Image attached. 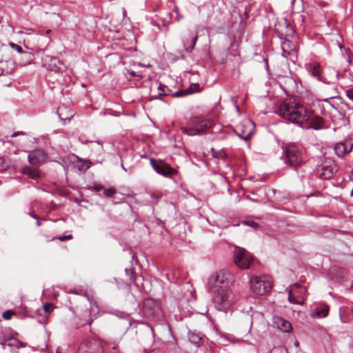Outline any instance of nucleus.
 <instances>
[{
    "mask_svg": "<svg viewBox=\"0 0 353 353\" xmlns=\"http://www.w3.org/2000/svg\"><path fill=\"white\" fill-rule=\"evenodd\" d=\"M189 340L191 343L196 345H199L201 340V337L199 334L194 332L189 333Z\"/></svg>",
    "mask_w": 353,
    "mask_h": 353,
    "instance_id": "cd10ccee",
    "label": "nucleus"
},
{
    "mask_svg": "<svg viewBox=\"0 0 353 353\" xmlns=\"http://www.w3.org/2000/svg\"><path fill=\"white\" fill-rule=\"evenodd\" d=\"M21 172L28 176V178L36 181L38 182L39 179L41 178V174L37 168H32L29 166H25L21 168Z\"/></svg>",
    "mask_w": 353,
    "mask_h": 353,
    "instance_id": "b1692460",
    "label": "nucleus"
},
{
    "mask_svg": "<svg viewBox=\"0 0 353 353\" xmlns=\"http://www.w3.org/2000/svg\"><path fill=\"white\" fill-rule=\"evenodd\" d=\"M42 64L48 70L51 71L59 72L60 70V61L57 57H55L45 55L42 58Z\"/></svg>",
    "mask_w": 353,
    "mask_h": 353,
    "instance_id": "6ab92c4d",
    "label": "nucleus"
},
{
    "mask_svg": "<svg viewBox=\"0 0 353 353\" xmlns=\"http://www.w3.org/2000/svg\"><path fill=\"white\" fill-rule=\"evenodd\" d=\"M342 47H343V46H342L341 43H339V48H341Z\"/></svg>",
    "mask_w": 353,
    "mask_h": 353,
    "instance_id": "6e6d98bb",
    "label": "nucleus"
},
{
    "mask_svg": "<svg viewBox=\"0 0 353 353\" xmlns=\"http://www.w3.org/2000/svg\"><path fill=\"white\" fill-rule=\"evenodd\" d=\"M77 353H104L103 346L99 339L86 338L80 343Z\"/></svg>",
    "mask_w": 353,
    "mask_h": 353,
    "instance_id": "1a4fd4ad",
    "label": "nucleus"
},
{
    "mask_svg": "<svg viewBox=\"0 0 353 353\" xmlns=\"http://www.w3.org/2000/svg\"><path fill=\"white\" fill-rule=\"evenodd\" d=\"M125 274L130 283H134L136 286L139 285L138 279L140 277L139 272H137L134 266H128L125 269Z\"/></svg>",
    "mask_w": 353,
    "mask_h": 353,
    "instance_id": "5701e85b",
    "label": "nucleus"
},
{
    "mask_svg": "<svg viewBox=\"0 0 353 353\" xmlns=\"http://www.w3.org/2000/svg\"><path fill=\"white\" fill-rule=\"evenodd\" d=\"M299 17L301 18V23L304 22L305 17L303 14H299Z\"/></svg>",
    "mask_w": 353,
    "mask_h": 353,
    "instance_id": "de8ad7c7",
    "label": "nucleus"
},
{
    "mask_svg": "<svg viewBox=\"0 0 353 353\" xmlns=\"http://www.w3.org/2000/svg\"><path fill=\"white\" fill-rule=\"evenodd\" d=\"M31 216L33 217L34 219H37V222H36V225L39 227L41 225V221H39V216L37 215H36L35 214H30Z\"/></svg>",
    "mask_w": 353,
    "mask_h": 353,
    "instance_id": "c03bdc74",
    "label": "nucleus"
},
{
    "mask_svg": "<svg viewBox=\"0 0 353 353\" xmlns=\"http://www.w3.org/2000/svg\"><path fill=\"white\" fill-rule=\"evenodd\" d=\"M288 301L293 304H300L299 301H298L296 297L292 294L291 290L288 291Z\"/></svg>",
    "mask_w": 353,
    "mask_h": 353,
    "instance_id": "c9c22d12",
    "label": "nucleus"
},
{
    "mask_svg": "<svg viewBox=\"0 0 353 353\" xmlns=\"http://www.w3.org/2000/svg\"><path fill=\"white\" fill-rule=\"evenodd\" d=\"M121 168H122L125 171H126V169L124 168V166H123V164H121Z\"/></svg>",
    "mask_w": 353,
    "mask_h": 353,
    "instance_id": "864d4df0",
    "label": "nucleus"
},
{
    "mask_svg": "<svg viewBox=\"0 0 353 353\" xmlns=\"http://www.w3.org/2000/svg\"><path fill=\"white\" fill-rule=\"evenodd\" d=\"M329 313V306L324 305L321 308H316V310L312 314L313 317L323 318L326 317Z\"/></svg>",
    "mask_w": 353,
    "mask_h": 353,
    "instance_id": "a878e982",
    "label": "nucleus"
},
{
    "mask_svg": "<svg viewBox=\"0 0 353 353\" xmlns=\"http://www.w3.org/2000/svg\"><path fill=\"white\" fill-rule=\"evenodd\" d=\"M241 270H247L249 269L250 266L246 265V266H239Z\"/></svg>",
    "mask_w": 353,
    "mask_h": 353,
    "instance_id": "09e8293b",
    "label": "nucleus"
},
{
    "mask_svg": "<svg viewBox=\"0 0 353 353\" xmlns=\"http://www.w3.org/2000/svg\"><path fill=\"white\" fill-rule=\"evenodd\" d=\"M225 152H221L219 156H218V155H214V157H225Z\"/></svg>",
    "mask_w": 353,
    "mask_h": 353,
    "instance_id": "49530a36",
    "label": "nucleus"
},
{
    "mask_svg": "<svg viewBox=\"0 0 353 353\" xmlns=\"http://www.w3.org/2000/svg\"><path fill=\"white\" fill-rule=\"evenodd\" d=\"M17 344L16 345V347L19 348V347H26V344L22 341H21L19 339H17Z\"/></svg>",
    "mask_w": 353,
    "mask_h": 353,
    "instance_id": "37998d69",
    "label": "nucleus"
},
{
    "mask_svg": "<svg viewBox=\"0 0 353 353\" xmlns=\"http://www.w3.org/2000/svg\"><path fill=\"white\" fill-rule=\"evenodd\" d=\"M275 32L280 39H284V41H282L281 46L283 50L282 55L287 58L288 56L291 54V52L288 49L290 42L287 39V37L292 36L294 33V30L290 26L288 21L285 19H283L282 21L275 24Z\"/></svg>",
    "mask_w": 353,
    "mask_h": 353,
    "instance_id": "39448f33",
    "label": "nucleus"
},
{
    "mask_svg": "<svg viewBox=\"0 0 353 353\" xmlns=\"http://www.w3.org/2000/svg\"><path fill=\"white\" fill-rule=\"evenodd\" d=\"M295 2H296V0H291V4H292L291 13H292V14H299L301 12H302L303 10L301 1H299L301 4L300 9H296L295 8V6H294Z\"/></svg>",
    "mask_w": 353,
    "mask_h": 353,
    "instance_id": "473e14b6",
    "label": "nucleus"
},
{
    "mask_svg": "<svg viewBox=\"0 0 353 353\" xmlns=\"http://www.w3.org/2000/svg\"><path fill=\"white\" fill-rule=\"evenodd\" d=\"M234 261L236 265H252L255 263L256 258L245 248L236 246L234 251Z\"/></svg>",
    "mask_w": 353,
    "mask_h": 353,
    "instance_id": "f8f14e48",
    "label": "nucleus"
},
{
    "mask_svg": "<svg viewBox=\"0 0 353 353\" xmlns=\"http://www.w3.org/2000/svg\"><path fill=\"white\" fill-rule=\"evenodd\" d=\"M198 38L199 36L197 33L194 35H190L188 37H185L183 41L184 50L188 53H191L194 49Z\"/></svg>",
    "mask_w": 353,
    "mask_h": 353,
    "instance_id": "4be33fe9",
    "label": "nucleus"
},
{
    "mask_svg": "<svg viewBox=\"0 0 353 353\" xmlns=\"http://www.w3.org/2000/svg\"><path fill=\"white\" fill-rule=\"evenodd\" d=\"M243 223L244 225H248L254 229H257L258 228H259V223L254 221H244Z\"/></svg>",
    "mask_w": 353,
    "mask_h": 353,
    "instance_id": "f704fd0d",
    "label": "nucleus"
},
{
    "mask_svg": "<svg viewBox=\"0 0 353 353\" xmlns=\"http://www.w3.org/2000/svg\"><path fill=\"white\" fill-rule=\"evenodd\" d=\"M162 196H163V194L161 193H158V194L152 193V194H150V197L152 199L156 200L157 201L160 200L162 198Z\"/></svg>",
    "mask_w": 353,
    "mask_h": 353,
    "instance_id": "a19ab883",
    "label": "nucleus"
},
{
    "mask_svg": "<svg viewBox=\"0 0 353 353\" xmlns=\"http://www.w3.org/2000/svg\"><path fill=\"white\" fill-rule=\"evenodd\" d=\"M130 74H131V76H134V75H135V73H134V72H130Z\"/></svg>",
    "mask_w": 353,
    "mask_h": 353,
    "instance_id": "603ef678",
    "label": "nucleus"
},
{
    "mask_svg": "<svg viewBox=\"0 0 353 353\" xmlns=\"http://www.w3.org/2000/svg\"><path fill=\"white\" fill-rule=\"evenodd\" d=\"M117 193L115 188L111 187L107 189H103V194L107 198H112Z\"/></svg>",
    "mask_w": 353,
    "mask_h": 353,
    "instance_id": "c85d7f7f",
    "label": "nucleus"
},
{
    "mask_svg": "<svg viewBox=\"0 0 353 353\" xmlns=\"http://www.w3.org/2000/svg\"><path fill=\"white\" fill-rule=\"evenodd\" d=\"M158 90H159L158 95L152 96V97L153 99H158L160 96H171L175 98L183 97L188 94H192L202 91V88L198 83H192L188 88L178 90L174 92H173L168 86L159 83Z\"/></svg>",
    "mask_w": 353,
    "mask_h": 353,
    "instance_id": "0eeeda50",
    "label": "nucleus"
},
{
    "mask_svg": "<svg viewBox=\"0 0 353 353\" xmlns=\"http://www.w3.org/2000/svg\"><path fill=\"white\" fill-rule=\"evenodd\" d=\"M172 59H173L174 61L177 60V59H176V58H175V57H173V58H172Z\"/></svg>",
    "mask_w": 353,
    "mask_h": 353,
    "instance_id": "13d9d810",
    "label": "nucleus"
},
{
    "mask_svg": "<svg viewBox=\"0 0 353 353\" xmlns=\"http://www.w3.org/2000/svg\"><path fill=\"white\" fill-rule=\"evenodd\" d=\"M43 309L46 314H49L53 309V306L50 303H46L43 305Z\"/></svg>",
    "mask_w": 353,
    "mask_h": 353,
    "instance_id": "58836bf2",
    "label": "nucleus"
},
{
    "mask_svg": "<svg viewBox=\"0 0 353 353\" xmlns=\"http://www.w3.org/2000/svg\"><path fill=\"white\" fill-rule=\"evenodd\" d=\"M236 110H238V111L240 110L239 107L238 105L236 106Z\"/></svg>",
    "mask_w": 353,
    "mask_h": 353,
    "instance_id": "5fc2aeb1",
    "label": "nucleus"
},
{
    "mask_svg": "<svg viewBox=\"0 0 353 353\" xmlns=\"http://www.w3.org/2000/svg\"><path fill=\"white\" fill-rule=\"evenodd\" d=\"M327 274L331 280L341 282L345 278L346 270L342 266H331Z\"/></svg>",
    "mask_w": 353,
    "mask_h": 353,
    "instance_id": "a211bd4d",
    "label": "nucleus"
},
{
    "mask_svg": "<svg viewBox=\"0 0 353 353\" xmlns=\"http://www.w3.org/2000/svg\"><path fill=\"white\" fill-rule=\"evenodd\" d=\"M347 97L352 101H353V88L346 90Z\"/></svg>",
    "mask_w": 353,
    "mask_h": 353,
    "instance_id": "79ce46f5",
    "label": "nucleus"
},
{
    "mask_svg": "<svg viewBox=\"0 0 353 353\" xmlns=\"http://www.w3.org/2000/svg\"><path fill=\"white\" fill-rule=\"evenodd\" d=\"M305 68L313 78L324 83H328L327 79L323 76V69L320 63L311 61L305 64Z\"/></svg>",
    "mask_w": 353,
    "mask_h": 353,
    "instance_id": "ddd939ff",
    "label": "nucleus"
},
{
    "mask_svg": "<svg viewBox=\"0 0 353 353\" xmlns=\"http://www.w3.org/2000/svg\"><path fill=\"white\" fill-rule=\"evenodd\" d=\"M19 134H24L23 132H20V131H17V132H14L12 133V137H16L17 136H18Z\"/></svg>",
    "mask_w": 353,
    "mask_h": 353,
    "instance_id": "a18cd8bd",
    "label": "nucleus"
},
{
    "mask_svg": "<svg viewBox=\"0 0 353 353\" xmlns=\"http://www.w3.org/2000/svg\"><path fill=\"white\" fill-rule=\"evenodd\" d=\"M88 324H91L92 323V319H90L88 321Z\"/></svg>",
    "mask_w": 353,
    "mask_h": 353,
    "instance_id": "8fccbe9b",
    "label": "nucleus"
},
{
    "mask_svg": "<svg viewBox=\"0 0 353 353\" xmlns=\"http://www.w3.org/2000/svg\"><path fill=\"white\" fill-rule=\"evenodd\" d=\"M213 125V121L203 117H194L189 120L185 126L181 128L183 134L196 136L205 134Z\"/></svg>",
    "mask_w": 353,
    "mask_h": 353,
    "instance_id": "7ed1b4c3",
    "label": "nucleus"
},
{
    "mask_svg": "<svg viewBox=\"0 0 353 353\" xmlns=\"http://www.w3.org/2000/svg\"><path fill=\"white\" fill-rule=\"evenodd\" d=\"M214 298L215 307L217 310L226 312L235 303V296L230 288L214 292Z\"/></svg>",
    "mask_w": 353,
    "mask_h": 353,
    "instance_id": "423d86ee",
    "label": "nucleus"
},
{
    "mask_svg": "<svg viewBox=\"0 0 353 353\" xmlns=\"http://www.w3.org/2000/svg\"><path fill=\"white\" fill-rule=\"evenodd\" d=\"M67 292L68 294H74L83 296L86 298L88 302L90 303V296L92 295V290L87 285H78L73 288L69 289Z\"/></svg>",
    "mask_w": 353,
    "mask_h": 353,
    "instance_id": "aec40b11",
    "label": "nucleus"
},
{
    "mask_svg": "<svg viewBox=\"0 0 353 353\" xmlns=\"http://www.w3.org/2000/svg\"><path fill=\"white\" fill-rule=\"evenodd\" d=\"M26 54H27V55H29V56H31V54H30V53H29V52H26Z\"/></svg>",
    "mask_w": 353,
    "mask_h": 353,
    "instance_id": "4d7b16f0",
    "label": "nucleus"
},
{
    "mask_svg": "<svg viewBox=\"0 0 353 353\" xmlns=\"http://www.w3.org/2000/svg\"><path fill=\"white\" fill-rule=\"evenodd\" d=\"M282 159L288 166L296 169L303 163V153L301 147L294 143L286 144L283 148Z\"/></svg>",
    "mask_w": 353,
    "mask_h": 353,
    "instance_id": "f03ea898",
    "label": "nucleus"
},
{
    "mask_svg": "<svg viewBox=\"0 0 353 353\" xmlns=\"http://www.w3.org/2000/svg\"><path fill=\"white\" fill-rule=\"evenodd\" d=\"M275 323L278 328L283 332H290L292 330V325L290 321L281 317H277L275 319Z\"/></svg>",
    "mask_w": 353,
    "mask_h": 353,
    "instance_id": "393cba45",
    "label": "nucleus"
},
{
    "mask_svg": "<svg viewBox=\"0 0 353 353\" xmlns=\"http://www.w3.org/2000/svg\"><path fill=\"white\" fill-rule=\"evenodd\" d=\"M73 238L72 234H68V235H63V236H59L57 237V239H59L61 241H64L65 240H70ZM56 237H54L53 239H55Z\"/></svg>",
    "mask_w": 353,
    "mask_h": 353,
    "instance_id": "4c0bfd02",
    "label": "nucleus"
},
{
    "mask_svg": "<svg viewBox=\"0 0 353 353\" xmlns=\"http://www.w3.org/2000/svg\"><path fill=\"white\" fill-rule=\"evenodd\" d=\"M236 134L242 139L247 141L250 139L251 137V132H245L242 129V126H239L238 129L236 130Z\"/></svg>",
    "mask_w": 353,
    "mask_h": 353,
    "instance_id": "bb28decb",
    "label": "nucleus"
},
{
    "mask_svg": "<svg viewBox=\"0 0 353 353\" xmlns=\"http://www.w3.org/2000/svg\"><path fill=\"white\" fill-rule=\"evenodd\" d=\"M150 163L157 173L165 177H170L177 172L176 170L162 160L150 159Z\"/></svg>",
    "mask_w": 353,
    "mask_h": 353,
    "instance_id": "9b49d317",
    "label": "nucleus"
},
{
    "mask_svg": "<svg viewBox=\"0 0 353 353\" xmlns=\"http://www.w3.org/2000/svg\"><path fill=\"white\" fill-rule=\"evenodd\" d=\"M336 170V165L332 161H325L317 168V172L322 179H331Z\"/></svg>",
    "mask_w": 353,
    "mask_h": 353,
    "instance_id": "4468645a",
    "label": "nucleus"
},
{
    "mask_svg": "<svg viewBox=\"0 0 353 353\" xmlns=\"http://www.w3.org/2000/svg\"><path fill=\"white\" fill-rule=\"evenodd\" d=\"M77 167L80 172H85L89 168L90 165L86 161L79 160Z\"/></svg>",
    "mask_w": 353,
    "mask_h": 353,
    "instance_id": "7c9ffc66",
    "label": "nucleus"
},
{
    "mask_svg": "<svg viewBox=\"0 0 353 353\" xmlns=\"http://www.w3.org/2000/svg\"><path fill=\"white\" fill-rule=\"evenodd\" d=\"M48 157V153L43 150L37 149L29 153L28 162L32 165H38L45 163Z\"/></svg>",
    "mask_w": 353,
    "mask_h": 353,
    "instance_id": "dca6fc26",
    "label": "nucleus"
},
{
    "mask_svg": "<svg viewBox=\"0 0 353 353\" xmlns=\"http://www.w3.org/2000/svg\"><path fill=\"white\" fill-rule=\"evenodd\" d=\"M353 148V141L345 140L343 142L337 143L334 146V151L339 157H343L346 154L350 152Z\"/></svg>",
    "mask_w": 353,
    "mask_h": 353,
    "instance_id": "f3484780",
    "label": "nucleus"
},
{
    "mask_svg": "<svg viewBox=\"0 0 353 353\" xmlns=\"http://www.w3.org/2000/svg\"><path fill=\"white\" fill-rule=\"evenodd\" d=\"M9 45L13 50H17L19 53H22L23 52L22 48L14 43H10Z\"/></svg>",
    "mask_w": 353,
    "mask_h": 353,
    "instance_id": "e433bc0d",
    "label": "nucleus"
},
{
    "mask_svg": "<svg viewBox=\"0 0 353 353\" xmlns=\"http://www.w3.org/2000/svg\"><path fill=\"white\" fill-rule=\"evenodd\" d=\"M7 340H8V339L4 334V332L3 331V330L1 328H0V345H7L8 346L12 347L13 345L10 344V343H6Z\"/></svg>",
    "mask_w": 353,
    "mask_h": 353,
    "instance_id": "2f4dec72",
    "label": "nucleus"
},
{
    "mask_svg": "<svg viewBox=\"0 0 353 353\" xmlns=\"http://www.w3.org/2000/svg\"><path fill=\"white\" fill-rule=\"evenodd\" d=\"M6 62H0V77L7 75L11 72V70L6 68Z\"/></svg>",
    "mask_w": 353,
    "mask_h": 353,
    "instance_id": "c756f323",
    "label": "nucleus"
},
{
    "mask_svg": "<svg viewBox=\"0 0 353 353\" xmlns=\"http://www.w3.org/2000/svg\"><path fill=\"white\" fill-rule=\"evenodd\" d=\"M92 190H94L95 192H99L102 190H103V186L100 183H95L93 185V186L90 188Z\"/></svg>",
    "mask_w": 353,
    "mask_h": 353,
    "instance_id": "ea45409f",
    "label": "nucleus"
},
{
    "mask_svg": "<svg viewBox=\"0 0 353 353\" xmlns=\"http://www.w3.org/2000/svg\"><path fill=\"white\" fill-rule=\"evenodd\" d=\"M309 114V119L303 124L301 128L305 129H314L315 130H319L325 128V122L322 117L314 114L311 110H310Z\"/></svg>",
    "mask_w": 353,
    "mask_h": 353,
    "instance_id": "2eb2a0df",
    "label": "nucleus"
},
{
    "mask_svg": "<svg viewBox=\"0 0 353 353\" xmlns=\"http://www.w3.org/2000/svg\"><path fill=\"white\" fill-rule=\"evenodd\" d=\"M3 169L0 170V172H3V170H5L6 169V167H4V166L3 165Z\"/></svg>",
    "mask_w": 353,
    "mask_h": 353,
    "instance_id": "3c124183",
    "label": "nucleus"
},
{
    "mask_svg": "<svg viewBox=\"0 0 353 353\" xmlns=\"http://www.w3.org/2000/svg\"><path fill=\"white\" fill-rule=\"evenodd\" d=\"M57 114L63 124L70 121L74 116L73 111L67 106L62 105L57 108Z\"/></svg>",
    "mask_w": 353,
    "mask_h": 353,
    "instance_id": "412c9836",
    "label": "nucleus"
},
{
    "mask_svg": "<svg viewBox=\"0 0 353 353\" xmlns=\"http://www.w3.org/2000/svg\"><path fill=\"white\" fill-rule=\"evenodd\" d=\"M143 314L148 319L157 320L161 314L159 303L152 299H146L143 303Z\"/></svg>",
    "mask_w": 353,
    "mask_h": 353,
    "instance_id": "9d476101",
    "label": "nucleus"
},
{
    "mask_svg": "<svg viewBox=\"0 0 353 353\" xmlns=\"http://www.w3.org/2000/svg\"><path fill=\"white\" fill-rule=\"evenodd\" d=\"M14 314V311H12L11 310H6L4 312H3L2 317L5 320H10V319H11L12 316Z\"/></svg>",
    "mask_w": 353,
    "mask_h": 353,
    "instance_id": "72a5a7b5",
    "label": "nucleus"
},
{
    "mask_svg": "<svg viewBox=\"0 0 353 353\" xmlns=\"http://www.w3.org/2000/svg\"><path fill=\"white\" fill-rule=\"evenodd\" d=\"M250 286L254 294L262 296L270 291L272 288V281L267 275L254 276L250 280Z\"/></svg>",
    "mask_w": 353,
    "mask_h": 353,
    "instance_id": "6e6552de",
    "label": "nucleus"
},
{
    "mask_svg": "<svg viewBox=\"0 0 353 353\" xmlns=\"http://www.w3.org/2000/svg\"><path fill=\"white\" fill-rule=\"evenodd\" d=\"M232 275L227 272H213L208 278V288L213 293L228 288L232 283Z\"/></svg>",
    "mask_w": 353,
    "mask_h": 353,
    "instance_id": "20e7f679",
    "label": "nucleus"
},
{
    "mask_svg": "<svg viewBox=\"0 0 353 353\" xmlns=\"http://www.w3.org/2000/svg\"><path fill=\"white\" fill-rule=\"evenodd\" d=\"M310 109L296 103H282L279 109V114L290 121L302 127L310 118Z\"/></svg>",
    "mask_w": 353,
    "mask_h": 353,
    "instance_id": "f257e3e1",
    "label": "nucleus"
}]
</instances>
